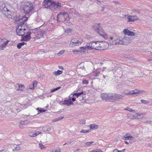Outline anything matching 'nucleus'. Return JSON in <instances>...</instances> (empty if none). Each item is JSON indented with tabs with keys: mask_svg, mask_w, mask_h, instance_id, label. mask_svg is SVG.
<instances>
[{
	"mask_svg": "<svg viewBox=\"0 0 152 152\" xmlns=\"http://www.w3.org/2000/svg\"><path fill=\"white\" fill-rule=\"evenodd\" d=\"M34 8L33 3L28 2L23 6L22 10L23 12L26 14H31Z\"/></svg>",
	"mask_w": 152,
	"mask_h": 152,
	"instance_id": "nucleus-1",
	"label": "nucleus"
},
{
	"mask_svg": "<svg viewBox=\"0 0 152 152\" xmlns=\"http://www.w3.org/2000/svg\"><path fill=\"white\" fill-rule=\"evenodd\" d=\"M68 19L69 16L66 12H61L57 15V21L58 22L68 20Z\"/></svg>",
	"mask_w": 152,
	"mask_h": 152,
	"instance_id": "nucleus-2",
	"label": "nucleus"
},
{
	"mask_svg": "<svg viewBox=\"0 0 152 152\" xmlns=\"http://www.w3.org/2000/svg\"><path fill=\"white\" fill-rule=\"evenodd\" d=\"M28 18L25 16H20L18 19H17L16 22L19 23V26H23V27H26V26L25 24V22L28 20Z\"/></svg>",
	"mask_w": 152,
	"mask_h": 152,
	"instance_id": "nucleus-3",
	"label": "nucleus"
},
{
	"mask_svg": "<svg viewBox=\"0 0 152 152\" xmlns=\"http://www.w3.org/2000/svg\"><path fill=\"white\" fill-rule=\"evenodd\" d=\"M25 27L20 25L19 26L16 31L17 34L22 37L23 36L26 32V30Z\"/></svg>",
	"mask_w": 152,
	"mask_h": 152,
	"instance_id": "nucleus-4",
	"label": "nucleus"
},
{
	"mask_svg": "<svg viewBox=\"0 0 152 152\" xmlns=\"http://www.w3.org/2000/svg\"><path fill=\"white\" fill-rule=\"evenodd\" d=\"M43 6L45 8L53 7L55 4V2L51 0H45L43 2Z\"/></svg>",
	"mask_w": 152,
	"mask_h": 152,
	"instance_id": "nucleus-5",
	"label": "nucleus"
},
{
	"mask_svg": "<svg viewBox=\"0 0 152 152\" xmlns=\"http://www.w3.org/2000/svg\"><path fill=\"white\" fill-rule=\"evenodd\" d=\"M0 10L1 13L5 16H7L9 14L11 13V12L5 7L4 4L2 5L1 7H0Z\"/></svg>",
	"mask_w": 152,
	"mask_h": 152,
	"instance_id": "nucleus-6",
	"label": "nucleus"
},
{
	"mask_svg": "<svg viewBox=\"0 0 152 152\" xmlns=\"http://www.w3.org/2000/svg\"><path fill=\"white\" fill-rule=\"evenodd\" d=\"M114 40L113 41L112 44L115 45H122V38L119 36H116L114 38Z\"/></svg>",
	"mask_w": 152,
	"mask_h": 152,
	"instance_id": "nucleus-7",
	"label": "nucleus"
},
{
	"mask_svg": "<svg viewBox=\"0 0 152 152\" xmlns=\"http://www.w3.org/2000/svg\"><path fill=\"white\" fill-rule=\"evenodd\" d=\"M109 46L108 43L105 42H100L99 47L98 48L99 50H102L108 48Z\"/></svg>",
	"mask_w": 152,
	"mask_h": 152,
	"instance_id": "nucleus-8",
	"label": "nucleus"
},
{
	"mask_svg": "<svg viewBox=\"0 0 152 152\" xmlns=\"http://www.w3.org/2000/svg\"><path fill=\"white\" fill-rule=\"evenodd\" d=\"M123 97V96L119 94H118L114 93L112 94L111 101L112 102H115L119 101Z\"/></svg>",
	"mask_w": 152,
	"mask_h": 152,
	"instance_id": "nucleus-9",
	"label": "nucleus"
},
{
	"mask_svg": "<svg viewBox=\"0 0 152 152\" xmlns=\"http://www.w3.org/2000/svg\"><path fill=\"white\" fill-rule=\"evenodd\" d=\"M112 94L111 93H103L101 94V97L102 99L111 100Z\"/></svg>",
	"mask_w": 152,
	"mask_h": 152,
	"instance_id": "nucleus-10",
	"label": "nucleus"
},
{
	"mask_svg": "<svg viewBox=\"0 0 152 152\" xmlns=\"http://www.w3.org/2000/svg\"><path fill=\"white\" fill-rule=\"evenodd\" d=\"M27 34L26 35L23 36L22 37V39L21 41H27L29 40L31 38V31L29 30V31H26Z\"/></svg>",
	"mask_w": 152,
	"mask_h": 152,
	"instance_id": "nucleus-11",
	"label": "nucleus"
},
{
	"mask_svg": "<svg viewBox=\"0 0 152 152\" xmlns=\"http://www.w3.org/2000/svg\"><path fill=\"white\" fill-rule=\"evenodd\" d=\"M100 24H96V26L98 30V33L101 36L104 37L105 36L106 34L104 31V30L102 28V27L99 26Z\"/></svg>",
	"mask_w": 152,
	"mask_h": 152,
	"instance_id": "nucleus-12",
	"label": "nucleus"
},
{
	"mask_svg": "<svg viewBox=\"0 0 152 152\" xmlns=\"http://www.w3.org/2000/svg\"><path fill=\"white\" fill-rule=\"evenodd\" d=\"M122 45H127L131 43V41L129 37H125L122 38Z\"/></svg>",
	"mask_w": 152,
	"mask_h": 152,
	"instance_id": "nucleus-13",
	"label": "nucleus"
},
{
	"mask_svg": "<svg viewBox=\"0 0 152 152\" xmlns=\"http://www.w3.org/2000/svg\"><path fill=\"white\" fill-rule=\"evenodd\" d=\"M123 32L125 34L128 36H134L135 35V33L127 29H124L123 31Z\"/></svg>",
	"mask_w": 152,
	"mask_h": 152,
	"instance_id": "nucleus-14",
	"label": "nucleus"
},
{
	"mask_svg": "<svg viewBox=\"0 0 152 152\" xmlns=\"http://www.w3.org/2000/svg\"><path fill=\"white\" fill-rule=\"evenodd\" d=\"M62 104L64 105H66L68 106L73 104V103L70 100H66L63 101Z\"/></svg>",
	"mask_w": 152,
	"mask_h": 152,
	"instance_id": "nucleus-15",
	"label": "nucleus"
},
{
	"mask_svg": "<svg viewBox=\"0 0 152 152\" xmlns=\"http://www.w3.org/2000/svg\"><path fill=\"white\" fill-rule=\"evenodd\" d=\"M41 133V132H39V131H36L35 132H33L30 134L29 136L31 137H35Z\"/></svg>",
	"mask_w": 152,
	"mask_h": 152,
	"instance_id": "nucleus-16",
	"label": "nucleus"
},
{
	"mask_svg": "<svg viewBox=\"0 0 152 152\" xmlns=\"http://www.w3.org/2000/svg\"><path fill=\"white\" fill-rule=\"evenodd\" d=\"M127 134H125L123 137H122V139L124 140H132L134 139V137L130 136H126Z\"/></svg>",
	"mask_w": 152,
	"mask_h": 152,
	"instance_id": "nucleus-17",
	"label": "nucleus"
},
{
	"mask_svg": "<svg viewBox=\"0 0 152 152\" xmlns=\"http://www.w3.org/2000/svg\"><path fill=\"white\" fill-rule=\"evenodd\" d=\"M86 47L87 48L88 50L93 49L92 42L87 43L86 44Z\"/></svg>",
	"mask_w": 152,
	"mask_h": 152,
	"instance_id": "nucleus-18",
	"label": "nucleus"
},
{
	"mask_svg": "<svg viewBox=\"0 0 152 152\" xmlns=\"http://www.w3.org/2000/svg\"><path fill=\"white\" fill-rule=\"evenodd\" d=\"M18 86V88L17 89V91H18L19 90L23 91V89L24 88V87L23 85L19 84H17L16 86Z\"/></svg>",
	"mask_w": 152,
	"mask_h": 152,
	"instance_id": "nucleus-19",
	"label": "nucleus"
},
{
	"mask_svg": "<svg viewBox=\"0 0 152 152\" xmlns=\"http://www.w3.org/2000/svg\"><path fill=\"white\" fill-rule=\"evenodd\" d=\"M19 145H15L13 146L15 148L12 150L13 151H19L20 149V147L19 146Z\"/></svg>",
	"mask_w": 152,
	"mask_h": 152,
	"instance_id": "nucleus-20",
	"label": "nucleus"
},
{
	"mask_svg": "<svg viewBox=\"0 0 152 152\" xmlns=\"http://www.w3.org/2000/svg\"><path fill=\"white\" fill-rule=\"evenodd\" d=\"M72 41L74 42L75 43H77L78 44V45L79 44L80 45L81 43L82 42L79 41L77 38H73L71 39Z\"/></svg>",
	"mask_w": 152,
	"mask_h": 152,
	"instance_id": "nucleus-21",
	"label": "nucleus"
},
{
	"mask_svg": "<svg viewBox=\"0 0 152 152\" xmlns=\"http://www.w3.org/2000/svg\"><path fill=\"white\" fill-rule=\"evenodd\" d=\"M140 11L136 10H134L132 11V12L131 13V14L132 15H137L140 14Z\"/></svg>",
	"mask_w": 152,
	"mask_h": 152,
	"instance_id": "nucleus-22",
	"label": "nucleus"
},
{
	"mask_svg": "<svg viewBox=\"0 0 152 152\" xmlns=\"http://www.w3.org/2000/svg\"><path fill=\"white\" fill-rule=\"evenodd\" d=\"M26 42H22L21 43H20L17 45V48L18 49H20L22 46L24 45H26Z\"/></svg>",
	"mask_w": 152,
	"mask_h": 152,
	"instance_id": "nucleus-23",
	"label": "nucleus"
},
{
	"mask_svg": "<svg viewBox=\"0 0 152 152\" xmlns=\"http://www.w3.org/2000/svg\"><path fill=\"white\" fill-rule=\"evenodd\" d=\"M72 31V30L70 28H69L66 29L65 30L64 32L65 33H67L69 35H70L71 34Z\"/></svg>",
	"mask_w": 152,
	"mask_h": 152,
	"instance_id": "nucleus-24",
	"label": "nucleus"
},
{
	"mask_svg": "<svg viewBox=\"0 0 152 152\" xmlns=\"http://www.w3.org/2000/svg\"><path fill=\"white\" fill-rule=\"evenodd\" d=\"M90 128L91 129H96L98 128V126L94 124H91L90 125Z\"/></svg>",
	"mask_w": 152,
	"mask_h": 152,
	"instance_id": "nucleus-25",
	"label": "nucleus"
},
{
	"mask_svg": "<svg viewBox=\"0 0 152 152\" xmlns=\"http://www.w3.org/2000/svg\"><path fill=\"white\" fill-rule=\"evenodd\" d=\"M62 72L60 70H58L57 71L53 72V74L57 76L59 75H60L62 73Z\"/></svg>",
	"mask_w": 152,
	"mask_h": 152,
	"instance_id": "nucleus-26",
	"label": "nucleus"
},
{
	"mask_svg": "<svg viewBox=\"0 0 152 152\" xmlns=\"http://www.w3.org/2000/svg\"><path fill=\"white\" fill-rule=\"evenodd\" d=\"M55 4L54 5V6H53V7L58 8H59L61 7V3L59 2L56 3L55 2Z\"/></svg>",
	"mask_w": 152,
	"mask_h": 152,
	"instance_id": "nucleus-27",
	"label": "nucleus"
},
{
	"mask_svg": "<svg viewBox=\"0 0 152 152\" xmlns=\"http://www.w3.org/2000/svg\"><path fill=\"white\" fill-rule=\"evenodd\" d=\"M127 21L129 22H132L134 21V18L133 15H130L129 18H128Z\"/></svg>",
	"mask_w": 152,
	"mask_h": 152,
	"instance_id": "nucleus-28",
	"label": "nucleus"
},
{
	"mask_svg": "<svg viewBox=\"0 0 152 152\" xmlns=\"http://www.w3.org/2000/svg\"><path fill=\"white\" fill-rule=\"evenodd\" d=\"M78 45V44H77V43H75L74 42H73L72 41V40H71L70 42V46L71 47H74L77 45Z\"/></svg>",
	"mask_w": 152,
	"mask_h": 152,
	"instance_id": "nucleus-29",
	"label": "nucleus"
},
{
	"mask_svg": "<svg viewBox=\"0 0 152 152\" xmlns=\"http://www.w3.org/2000/svg\"><path fill=\"white\" fill-rule=\"evenodd\" d=\"M140 92V90L138 89H135L131 91L132 95L135 94H137L138 93H139Z\"/></svg>",
	"mask_w": 152,
	"mask_h": 152,
	"instance_id": "nucleus-30",
	"label": "nucleus"
},
{
	"mask_svg": "<svg viewBox=\"0 0 152 152\" xmlns=\"http://www.w3.org/2000/svg\"><path fill=\"white\" fill-rule=\"evenodd\" d=\"M83 94V92H79L78 93H74L73 95V96H77V97H78L79 96Z\"/></svg>",
	"mask_w": 152,
	"mask_h": 152,
	"instance_id": "nucleus-31",
	"label": "nucleus"
},
{
	"mask_svg": "<svg viewBox=\"0 0 152 152\" xmlns=\"http://www.w3.org/2000/svg\"><path fill=\"white\" fill-rule=\"evenodd\" d=\"M64 117H59L57 118L54 119L53 121V122H56L57 121H58L60 120H61L63 119Z\"/></svg>",
	"mask_w": 152,
	"mask_h": 152,
	"instance_id": "nucleus-32",
	"label": "nucleus"
},
{
	"mask_svg": "<svg viewBox=\"0 0 152 152\" xmlns=\"http://www.w3.org/2000/svg\"><path fill=\"white\" fill-rule=\"evenodd\" d=\"M100 42L96 41V48H95V49L99 50L98 48L99 47Z\"/></svg>",
	"mask_w": 152,
	"mask_h": 152,
	"instance_id": "nucleus-33",
	"label": "nucleus"
},
{
	"mask_svg": "<svg viewBox=\"0 0 152 152\" xmlns=\"http://www.w3.org/2000/svg\"><path fill=\"white\" fill-rule=\"evenodd\" d=\"M61 88V87H57L56 88H54V89H53L51 90V92H54L59 89H60Z\"/></svg>",
	"mask_w": 152,
	"mask_h": 152,
	"instance_id": "nucleus-34",
	"label": "nucleus"
},
{
	"mask_svg": "<svg viewBox=\"0 0 152 152\" xmlns=\"http://www.w3.org/2000/svg\"><path fill=\"white\" fill-rule=\"evenodd\" d=\"M141 102L142 103L145 104H146L149 103V101H148L142 99L141 100Z\"/></svg>",
	"mask_w": 152,
	"mask_h": 152,
	"instance_id": "nucleus-35",
	"label": "nucleus"
},
{
	"mask_svg": "<svg viewBox=\"0 0 152 152\" xmlns=\"http://www.w3.org/2000/svg\"><path fill=\"white\" fill-rule=\"evenodd\" d=\"M92 46H93V49H95V48H96V42H92Z\"/></svg>",
	"mask_w": 152,
	"mask_h": 152,
	"instance_id": "nucleus-36",
	"label": "nucleus"
},
{
	"mask_svg": "<svg viewBox=\"0 0 152 152\" xmlns=\"http://www.w3.org/2000/svg\"><path fill=\"white\" fill-rule=\"evenodd\" d=\"M95 76L96 77H98L99 75V74H100L99 71H96L94 72Z\"/></svg>",
	"mask_w": 152,
	"mask_h": 152,
	"instance_id": "nucleus-37",
	"label": "nucleus"
},
{
	"mask_svg": "<svg viewBox=\"0 0 152 152\" xmlns=\"http://www.w3.org/2000/svg\"><path fill=\"white\" fill-rule=\"evenodd\" d=\"M80 49L81 50H88L87 48L86 47V45L84 47H81L80 48Z\"/></svg>",
	"mask_w": 152,
	"mask_h": 152,
	"instance_id": "nucleus-38",
	"label": "nucleus"
},
{
	"mask_svg": "<svg viewBox=\"0 0 152 152\" xmlns=\"http://www.w3.org/2000/svg\"><path fill=\"white\" fill-rule=\"evenodd\" d=\"M82 83L83 84L87 85L88 84V82L87 80H83Z\"/></svg>",
	"mask_w": 152,
	"mask_h": 152,
	"instance_id": "nucleus-39",
	"label": "nucleus"
},
{
	"mask_svg": "<svg viewBox=\"0 0 152 152\" xmlns=\"http://www.w3.org/2000/svg\"><path fill=\"white\" fill-rule=\"evenodd\" d=\"M32 84H33V85H32V86H33V87H30L29 88V89H31V90H33L34 89V87L35 86H36L37 85V83H35V82H34L32 83Z\"/></svg>",
	"mask_w": 152,
	"mask_h": 152,
	"instance_id": "nucleus-40",
	"label": "nucleus"
},
{
	"mask_svg": "<svg viewBox=\"0 0 152 152\" xmlns=\"http://www.w3.org/2000/svg\"><path fill=\"white\" fill-rule=\"evenodd\" d=\"M6 46L4 44L1 45L0 46V50H3L5 47Z\"/></svg>",
	"mask_w": 152,
	"mask_h": 152,
	"instance_id": "nucleus-41",
	"label": "nucleus"
},
{
	"mask_svg": "<svg viewBox=\"0 0 152 152\" xmlns=\"http://www.w3.org/2000/svg\"><path fill=\"white\" fill-rule=\"evenodd\" d=\"M125 110H128L130 112H135V110H132L131 108H128L127 109H125Z\"/></svg>",
	"mask_w": 152,
	"mask_h": 152,
	"instance_id": "nucleus-42",
	"label": "nucleus"
},
{
	"mask_svg": "<svg viewBox=\"0 0 152 152\" xmlns=\"http://www.w3.org/2000/svg\"><path fill=\"white\" fill-rule=\"evenodd\" d=\"M88 132H89V131L87 130H82L80 132L82 133H86Z\"/></svg>",
	"mask_w": 152,
	"mask_h": 152,
	"instance_id": "nucleus-43",
	"label": "nucleus"
},
{
	"mask_svg": "<svg viewBox=\"0 0 152 152\" xmlns=\"http://www.w3.org/2000/svg\"><path fill=\"white\" fill-rule=\"evenodd\" d=\"M26 121H27L25 120V121H21L20 122V125H26V124H25V122Z\"/></svg>",
	"mask_w": 152,
	"mask_h": 152,
	"instance_id": "nucleus-44",
	"label": "nucleus"
},
{
	"mask_svg": "<svg viewBox=\"0 0 152 152\" xmlns=\"http://www.w3.org/2000/svg\"><path fill=\"white\" fill-rule=\"evenodd\" d=\"M64 50H61V51H60V52L58 53V56H60L61 55L63 54V53H64Z\"/></svg>",
	"mask_w": 152,
	"mask_h": 152,
	"instance_id": "nucleus-45",
	"label": "nucleus"
},
{
	"mask_svg": "<svg viewBox=\"0 0 152 152\" xmlns=\"http://www.w3.org/2000/svg\"><path fill=\"white\" fill-rule=\"evenodd\" d=\"M133 18H134V20H138L139 19V18L136 15H134V16L133 15Z\"/></svg>",
	"mask_w": 152,
	"mask_h": 152,
	"instance_id": "nucleus-46",
	"label": "nucleus"
},
{
	"mask_svg": "<svg viewBox=\"0 0 152 152\" xmlns=\"http://www.w3.org/2000/svg\"><path fill=\"white\" fill-rule=\"evenodd\" d=\"M93 141H91V142H87L86 143V145L89 146L90 145H91V144L92 143H93Z\"/></svg>",
	"mask_w": 152,
	"mask_h": 152,
	"instance_id": "nucleus-47",
	"label": "nucleus"
},
{
	"mask_svg": "<svg viewBox=\"0 0 152 152\" xmlns=\"http://www.w3.org/2000/svg\"><path fill=\"white\" fill-rule=\"evenodd\" d=\"M54 152H61V149L59 148H58L55 150Z\"/></svg>",
	"mask_w": 152,
	"mask_h": 152,
	"instance_id": "nucleus-48",
	"label": "nucleus"
},
{
	"mask_svg": "<svg viewBox=\"0 0 152 152\" xmlns=\"http://www.w3.org/2000/svg\"><path fill=\"white\" fill-rule=\"evenodd\" d=\"M39 146L41 148V149H43L44 148H45V147H44V145L40 143L39 144Z\"/></svg>",
	"mask_w": 152,
	"mask_h": 152,
	"instance_id": "nucleus-49",
	"label": "nucleus"
},
{
	"mask_svg": "<svg viewBox=\"0 0 152 152\" xmlns=\"http://www.w3.org/2000/svg\"><path fill=\"white\" fill-rule=\"evenodd\" d=\"M115 4L116 5V6L117 7H120V6L121 5V4L118 3V2L117 1H115Z\"/></svg>",
	"mask_w": 152,
	"mask_h": 152,
	"instance_id": "nucleus-50",
	"label": "nucleus"
},
{
	"mask_svg": "<svg viewBox=\"0 0 152 152\" xmlns=\"http://www.w3.org/2000/svg\"><path fill=\"white\" fill-rule=\"evenodd\" d=\"M72 51L73 52V53L75 54H76L78 52V51L77 50H72Z\"/></svg>",
	"mask_w": 152,
	"mask_h": 152,
	"instance_id": "nucleus-51",
	"label": "nucleus"
},
{
	"mask_svg": "<svg viewBox=\"0 0 152 152\" xmlns=\"http://www.w3.org/2000/svg\"><path fill=\"white\" fill-rule=\"evenodd\" d=\"M137 115H133L132 117L131 118L133 119L137 118Z\"/></svg>",
	"mask_w": 152,
	"mask_h": 152,
	"instance_id": "nucleus-52",
	"label": "nucleus"
},
{
	"mask_svg": "<svg viewBox=\"0 0 152 152\" xmlns=\"http://www.w3.org/2000/svg\"><path fill=\"white\" fill-rule=\"evenodd\" d=\"M124 17L126 18V19H128V18H129V17H130V16L129 15H126L124 16Z\"/></svg>",
	"mask_w": 152,
	"mask_h": 152,
	"instance_id": "nucleus-53",
	"label": "nucleus"
},
{
	"mask_svg": "<svg viewBox=\"0 0 152 152\" xmlns=\"http://www.w3.org/2000/svg\"><path fill=\"white\" fill-rule=\"evenodd\" d=\"M125 94H127L128 95H132V92H131L125 93Z\"/></svg>",
	"mask_w": 152,
	"mask_h": 152,
	"instance_id": "nucleus-54",
	"label": "nucleus"
},
{
	"mask_svg": "<svg viewBox=\"0 0 152 152\" xmlns=\"http://www.w3.org/2000/svg\"><path fill=\"white\" fill-rule=\"evenodd\" d=\"M113 152H119V150H118L117 149H115L113 151Z\"/></svg>",
	"mask_w": 152,
	"mask_h": 152,
	"instance_id": "nucleus-55",
	"label": "nucleus"
},
{
	"mask_svg": "<svg viewBox=\"0 0 152 152\" xmlns=\"http://www.w3.org/2000/svg\"><path fill=\"white\" fill-rule=\"evenodd\" d=\"M38 111L40 112V113H42L43 112H44L45 111V110H42L40 109L38 110Z\"/></svg>",
	"mask_w": 152,
	"mask_h": 152,
	"instance_id": "nucleus-56",
	"label": "nucleus"
},
{
	"mask_svg": "<svg viewBox=\"0 0 152 152\" xmlns=\"http://www.w3.org/2000/svg\"><path fill=\"white\" fill-rule=\"evenodd\" d=\"M72 101L73 102H75V98L74 97L72 98Z\"/></svg>",
	"mask_w": 152,
	"mask_h": 152,
	"instance_id": "nucleus-57",
	"label": "nucleus"
},
{
	"mask_svg": "<svg viewBox=\"0 0 152 152\" xmlns=\"http://www.w3.org/2000/svg\"><path fill=\"white\" fill-rule=\"evenodd\" d=\"M125 150H126L125 149H124L121 151H119V152H124L125 151Z\"/></svg>",
	"mask_w": 152,
	"mask_h": 152,
	"instance_id": "nucleus-58",
	"label": "nucleus"
},
{
	"mask_svg": "<svg viewBox=\"0 0 152 152\" xmlns=\"http://www.w3.org/2000/svg\"><path fill=\"white\" fill-rule=\"evenodd\" d=\"M8 42V41H7V42H4L3 44H4V45L6 46V45L7 44Z\"/></svg>",
	"mask_w": 152,
	"mask_h": 152,
	"instance_id": "nucleus-59",
	"label": "nucleus"
},
{
	"mask_svg": "<svg viewBox=\"0 0 152 152\" xmlns=\"http://www.w3.org/2000/svg\"><path fill=\"white\" fill-rule=\"evenodd\" d=\"M59 67L60 69H64V68L62 66H59Z\"/></svg>",
	"mask_w": 152,
	"mask_h": 152,
	"instance_id": "nucleus-60",
	"label": "nucleus"
},
{
	"mask_svg": "<svg viewBox=\"0 0 152 152\" xmlns=\"http://www.w3.org/2000/svg\"><path fill=\"white\" fill-rule=\"evenodd\" d=\"M0 152H6V151L5 150H0Z\"/></svg>",
	"mask_w": 152,
	"mask_h": 152,
	"instance_id": "nucleus-61",
	"label": "nucleus"
},
{
	"mask_svg": "<svg viewBox=\"0 0 152 152\" xmlns=\"http://www.w3.org/2000/svg\"><path fill=\"white\" fill-rule=\"evenodd\" d=\"M127 145H128L129 144V143L127 141H125L124 142Z\"/></svg>",
	"mask_w": 152,
	"mask_h": 152,
	"instance_id": "nucleus-62",
	"label": "nucleus"
},
{
	"mask_svg": "<svg viewBox=\"0 0 152 152\" xmlns=\"http://www.w3.org/2000/svg\"><path fill=\"white\" fill-rule=\"evenodd\" d=\"M50 128L49 127L48 128L47 130H48V131H49V130H50Z\"/></svg>",
	"mask_w": 152,
	"mask_h": 152,
	"instance_id": "nucleus-63",
	"label": "nucleus"
},
{
	"mask_svg": "<svg viewBox=\"0 0 152 152\" xmlns=\"http://www.w3.org/2000/svg\"><path fill=\"white\" fill-rule=\"evenodd\" d=\"M110 39L111 40H113L114 38L113 37H111Z\"/></svg>",
	"mask_w": 152,
	"mask_h": 152,
	"instance_id": "nucleus-64",
	"label": "nucleus"
}]
</instances>
